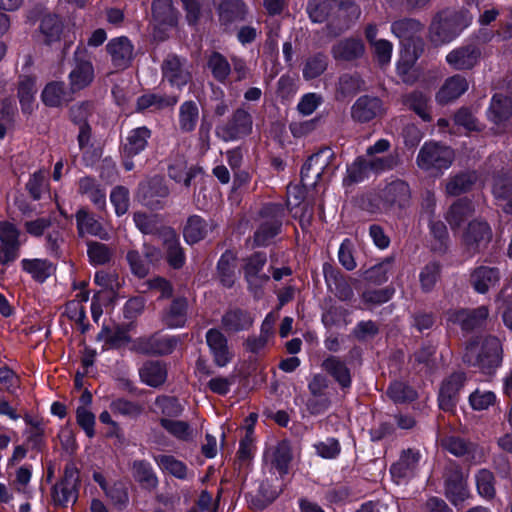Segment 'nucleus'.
Returning a JSON list of instances; mask_svg holds the SVG:
<instances>
[{"label": "nucleus", "instance_id": "1", "mask_svg": "<svg viewBox=\"0 0 512 512\" xmlns=\"http://www.w3.org/2000/svg\"><path fill=\"white\" fill-rule=\"evenodd\" d=\"M422 28V24L414 19L395 21L391 25L392 33L400 39L403 46L397 62V73L406 83L413 82L416 76L414 64L420 55L416 48V41H420L416 36Z\"/></svg>", "mask_w": 512, "mask_h": 512}, {"label": "nucleus", "instance_id": "2", "mask_svg": "<svg viewBox=\"0 0 512 512\" xmlns=\"http://www.w3.org/2000/svg\"><path fill=\"white\" fill-rule=\"evenodd\" d=\"M472 20L473 16L467 10H443L431 22L429 39L436 46L448 44L469 27Z\"/></svg>", "mask_w": 512, "mask_h": 512}, {"label": "nucleus", "instance_id": "3", "mask_svg": "<svg viewBox=\"0 0 512 512\" xmlns=\"http://www.w3.org/2000/svg\"><path fill=\"white\" fill-rule=\"evenodd\" d=\"M469 365L478 367L484 374H492L502 362V346L496 337H480L469 343L463 355Z\"/></svg>", "mask_w": 512, "mask_h": 512}, {"label": "nucleus", "instance_id": "4", "mask_svg": "<svg viewBox=\"0 0 512 512\" xmlns=\"http://www.w3.org/2000/svg\"><path fill=\"white\" fill-rule=\"evenodd\" d=\"M454 160V151L436 142H426L417 155V165L420 169L436 173L447 170Z\"/></svg>", "mask_w": 512, "mask_h": 512}, {"label": "nucleus", "instance_id": "5", "mask_svg": "<svg viewBox=\"0 0 512 512\" xmlns=\"http://www.w3.org/2000/svg\"><path fill=\"white\" fill-rule=\"evenodd\" d=\"M283 207L281 204L270 203L261 211V223L254 235V242L258 246L267 245L276 236L281 227Z\"/></svg>", "mask_w": 512, "mask_h": 512}, {"label": "nucleus", "instance_id": "6", "mask_svg": "<svg viewBox=\"0 0 512 512\" xmlns=\"http://www.w3.org/2000/svg\"><path fill=\"white\" fill-rule=\"evenodd\" d=\"M94 79V67L86 49L77 48L74 53V63L69 73L70 89L80 91L89 86Z\"/></svg>", "mask_w": 512, "mask_h": 512}, {"label": "nucleus", "instance_id": "7", "mask_svg": "<svg viewBox=\"0 0 512 512\" xmlns=\"http://www.w3.org/2000/svg\"><path fill=\"white\" fill-rule=\"evenodd\" d=\"M491 237L492 232L486 222L472 221L462 236V244L467 253L472 256L485 248L490 242Z\"/></svg>", "mask_w": 512, "mask_h": 512}, {"label": "nucleus", "instance_id": "8", "mask_svg": "<svg viewBox=\"0 0 512 512\" xmlns=\"http://www.w3.org/2000/svg\"><path fill=\"white\" fill-rule=\"evenodd\" d=\"M251 130V116L245 110L238 109L229 123L217 127L216 134L219 138L228 142L248 135Z\"/></svg>", "mask_w": 512, "mask_h": 512}, {"label": "nucleus", "instance_id": "9", "mask_svg": "<svg viewBox=\"0 0 512 512\" xmlns=\"http://www.w3.org/2000/svg\"><path fill=\"white\" fill-rule=\"evenodd\" d=\"M266 264V256L263 253H255L244 266V273L249 289L254 293L255 297L261 296V288L269 280V276L263 272Z\"/></svg>", "mask_w": 512, "mask_h": 512}, {"label": "nucleus", "instance_id": "10", "mask_svg": "<svg viewBox=\"0 0 512 512\" xmlns=\"http://www.w3.org/2000/svg\"><path fill=\"white\" fill-rule=\"evenodd\" d=\"M480 57L479 47L469 44L451 50L446 55V62L455 70H470L478 64Z\"/></svg>", "mask_w": 512, "mask_h": 512}, {"label": "nucleus", "instance_id": "11", "mask_svg": "<svg viewBox=\"0 0 512 512\" xmlns=\"http://www.w3.org/2000/svg\"><path fill=\"white\" fill-rule=\"evenodd\" d=\"M465 379V374L458 372L443 381L438 396L439 407L442 410L451 411L456 406L458 393L463 387Z\"/></svg>", "mask_w": 512, "mask_h": 512}, {"label": "nucleus", "instance_id": "12", "mask_svg": "<svg viewBox=\"0 0 512 512\" xmlns=\"http://www.w3.org/2000/svg\"><path fill=\"white\" fill-rule=\"evenodd\" d=\"M206 343L217 366L225 367L232 360L234 355L228 346L227 338L218 329L207 331Z\"/></svg>", "mask_w": 512, "mask_h": 512}, {"label": "nucleus", "instance_id": "13", "mask_svg": "<svg viewBox=\"0 0 512 512\" xmlns=\"http://www.w3.org/2000/svg\"><path fill=\"white\" fill-rule=\"evenodd\" d=\"M421 454L417 450L407 449L402 452L399 460L390 468V473L396 483L412 477L419 467Z\"/></svg>", "mask_w": 512, "mask_h": 512}, {"label": "nucleus", "instance_id": "14", "mask_svg": "<svg viewBox=\"0 0 512 512\" xmlns=\"http://www.w3.org/2000/svg\"><path fill=\"white\" fill-rule=\"evenodd\" d=\"M106 47L115 67L123 69L130 65L133 59L134 46L127 37L113 38Z\"/></svg>", "mask_w": 512, "mask_h": 512}, {"label": "nucleus", "instance_id": "15", "mask_svg": "<svg viewBox=\"0 0 512 512\" xmlns=\"http://www.w3.org/2000/svg\"><path fill=\"white\" fill-rule=\"evenodd\" d=\"M384 111L382 101L377 97L362 96L351 108L352 118L358 122H368Z\"/></svg>", "mask_w": 512, "mask_h": 512}, {"label": "nucleus", "instance_id": "16", "mask_svg": "<svg viewBox=\"0 0 512 512\" xmlns=\"http://www.w3.org/2000/svg\"><path fill=\"white\" fill-rule=\"evenodd\" d=\"M365 53V45L360 38H344L336 42L331 48V54L338 61H354Z\"/></svg>", "mask_w": 512, "mask_h": 512}, {"label": "nucleus", "instance_id": "17", "mask_svg": "<svg viewBox=\"0 0 512 512\" xmlns=\"http://www.w3.org/2000/svg\"><path fill=\"white\" fill-rule=\"evenodd\" d=\"M328 158V151H320L309 157L301 169V181L304 185L317 183L328 164Z\"/></svg>", "mask_w": 512, "mask_h": 512}, {"label": "nucleus", "instance_id": "18", "mask_svg": "<svg viewBox=\"0 0 512 512\" xmlns=\"http://www.w3.org/2000/svg\"><path fill=\"white\" fill-rule=\"evenodd\" d=\"M410 196V188L402 180L392 181L383 190V200L392 209L406 207L409 204Z\"/></svg>", "mask_w": 512, "mask_h": 512}, {"label": "nucleus", "instance_id": "19", "mask_svg": "<svg viewBox=\"0 0 512 512\" xmlns=\"http://www.w3.org/2000/svg\"><path fill=\"white\" fill-rule=\"evenodd\" d=\"M468 90V82L461 75H454L446 79L436 95V100L440 104L451 102Z\"/></svg>", "mask_w": 512, "mask_h": 512}, {"label": "nucleus", "instance_id": "20", "mask_svg": "<svg viewBox=\"0 0 512 512\" xmlns=\"http://www.w3.org/2000/svg\"><path fill=\"white\" fill-rule=\"evenodd\" d=\"M163 76L173 86L182 87L190 79V73L176 56H169L163 64Z\"/></svg>", "mask_w": 512, "mask_h": 512}, {"label": "nucleus", "instance_id": "21", "mask_svg": "<svg viewBox=\"0 0 512 512\" xmlns=\"http://www.w3.org/2000/svg\"><path fill=\"white\" fill-rule=\"evenodd\" d=\"M500 280L497 268L480 266L471 274V283L478 293H485L494 287Z\"/></svg>", "mask_w": 512, "mask_h": 512}, {"label": "nucleus", "instance_id": "22", "mask_svg": "<svg viewBox=\"0 0 512 512\" xmlns=\"http://www.w3.org/2000/svg\"><path fill=\"white\" fill-rule=\"evenodd\" d=\"M154 461L162 472L168 473L177 479L188 480L192 477L187 465L172 455H157L154 456Z\"/></svg>", "mask_w": 512, "mask_h": 512}, {"label": "nucleus", "instance_id": "23", "mask_svg": "<svg viewBox=\"0 0 512 512\" xmlns=\"http://www.w3.org/2000/svg\"><path fill=\"white\" fill-rule=\"evenodd\" d=\"M488 316V309L481 306L475 310H461L452 313L450 320L460 324L463 330H473L482 325Z\"/></svg>", "mask_w": 512, "mask_h": 512}, {"label": "nucleus", "instance_id": "24", "mask_svg": "<svg viewBox=\"0 0 512 512\" xmlns=\"http://www.w3.org/2000/svg\"><path fill=\"white\" fill-rule=\"evenodd\" d=\"M163 241L169 264L174 268H180L184 264L185 256L175 231L170 228L165 229L163 231Z\"/></svg>", "mask_w": 512, "mask_h": 512}, {"label": "nucleus", "instance_id": "25", "mask_svg": "<svg viewBox=\"0 0 512 512\" xmlns=\"http://www.w3.org/2000/svg\"><path fill=\"white\" fill-rule=\"evenodd\" d=\"M177 341L173 338L151 337L148 339H140L137 342L136 349L142 353L152 354H168L176 347Z\"/></svg>", "mask_w": 512, "mask_h": 512}, {"label": "nucleus", "instance_id": "26", "mask_svg": "<svg viewBox=\"0 0 512 512\" xmlns=\"http://www.w3.org/2000/svg\"><path fill=\"white\" fill-rule=\"evenodd\" d=\"M322 368L331 375L342 388L351 385V375L346 364L335 356H330L322 363Z\"/></svg>", "mask_w": 512, "mask_h": 512}, {"label": "nucleus", "instance_id": "27", "mask_svg": "<svg viewBox=\"0 0 512 512\" xmlns=\"http://www.w3.org/2000/svg\"><path fill=\"white\" fill-rule=\"evenodd\" d=\"M446 496L455 506L461 505L469 497L466 481L462 474L456 472L453 477L447 479Z\"/></svg>", "mask_w": 512, "mask_h": 512}, {"label": "nucleus", "instance_id": "28", "mask_svg": "<svg viewBox=\"0 0 512 512\" xmlns=\"http://www.w3.org/2000/svg\"><path fill=\"white\" fill-rule=\"evenodd\" d=\"M160 424L170 435L180 441H193L196 436V430L185 421L161 418Z\"/></svg>", "mask_w": 512, "mask_h": 512}, {"label": "nucleus", "instance_id": "29", "mask_svg": "<svg viewBox=\"0 0 512 512\" xmlns=\"http://www.w3.org/2000/svg\"><path fill=\"white\" fill-rule=\"evenodd\" d=\"M209 225L204 219L197 215L188 218L184 227V238L188 244H194L202 240L207 233L211 230Z\"/></svg>", "mask_w": 512, "mask_h": 512}, {"label": "nucleus", "instance_id": "30", "mask_svg": "<svg viewBox=\"0 0 512 512\" xmlns=\"http://www.w3.org/2000/svg\"><path fill=\"white\" fill-rule=\"evenodd\" d=\"M152 13L159 26L172 27L177 23V14L172 6V0H154Z\"/></svg>", "mask_w": 512, "mask_h": 512}, {"label": "nucleus", "instance_id": "31", "mask_svg": "<svg viewBox=\"0 0 512 512\" xmlns=\"http://www.w3.org/2000/svg\"><path fill=\"white\" fill-rule=\"evenodd\" d=\"M305 199V189L298 185H290L287 188V208L293 214V217L300 218L302 225L309 223L311 212L306 215V211L299 214L300 205Z\"/></svg>", "mask_w": 512, "mask_h": 512}, {"label": "nucleus", "instance_id": "32", "mask_svg": "<svg viewBox=\"0 0 512 512\" xmlns=\"http://www.w3.org/2000/svg\"><path fill=\"white\" fill-rule=\"evenodd\" d=\"M21 266L38 282H44L54 272L52 263L46 259H23Z\"/></svg>", "mask_w": 512, "mask_h": 512}, {"label": "nucleus", "instance_id": "33", "mask_svg": "<svg viewBox=\"0 0 512 512\" xmlns=\"http://www.w3.org/2000/svg\"><path fill=\"white\" fill-rule=\"evenodd\" d=\"M77 227L80 234H90L101 239L107 240L108 233L98 220L84 210L78 211L76 214Z\"/></svg>", "mask_w": 512, "mask_h": 512}, {"label": "nucleus", "instance_id": "34", "mask_svg": "<svg viewBox=\"0 0 512 512\" xmlns=\"http://www.w3.org/2000/svg\"><path fill=\"white\" fill-rule=\"evenodd\" d=\"M253 324V318L246 311L239 309L227 312L222 318V325L228 332H239L248 329Z\"/></svg>", "mask_w": 512, "mask_h": 512}, {"label": "nucleus", "instance_id": "35", "mask_svg": "<svg viewBox=\"0 0 512 512\" xmlns=\"http://www.w3.org/2000/svg\"><path fill=\"white\" fill-rule=\"evenodd\" d=\"M139 374L142 382L151 387L162 385L167 378L166 368L159 362L145 363L141 367Z\"/></svg>", "mask_w": 512, "mask_h": 512}, {"label": "nucleus", "instance_id": "36", "mask_svg": "<svg viewBox=\"0 0 512 512\" xmlns=\"http://www.w3.org/2000/svg\"><path fill=\"white\" fill-rule=\"evenodd\" d=\"M151 132L147 127L133 129L126 138L124 151L127 155L133 156L143 151L150 138Z\"/></svg>", "mask_w": 512, "mask_h": 512}, {"label": "nucleus", "instance_id": "37", "mask_svg": "<svg viewBox=\"0 0 512 512\" xmlns=\"http://www.w3.org/2000/svg\"><path fill=\"white\" fill-rule=\"evenodd\" d=\"M132 475L146 489H154L158 485V478L151 464L145 460L133 462Z\"/></svg>", "mask_w": 512, "mask_h": 512}, {"label": "nucleus", "instance_id": "38", "mask_svg": "<svg viewBox=\"0 0 512 512\" xmlns=\"http://www.w3.org/2000/svg\"><path fill=\"white\" fill-rule=\"evenodd\" d=\"M79 191L86 195L99 208H102L106 203L105 189L93 178H81L79 180Z\"/></svg>", "mask_w": 512, "mask_h": 512}, {"label": "nucleus", "instance_id": "39", "mask_svg": "<svg viewBox=\"0 0 512 512\" xmlns=\"http://www.w3.org/2000/svg\"><path fill=\"white\" fill-rule=\"evenodd\" d=\"M186 299L179 298L173 301L170 308L164 313L163 321L170 328L183 327L186 322Z\"/></svg>", "mask_w": 512, "mask_h": 512}, {"label": "nucleus", "instance_id": "40", "mask_svg": "<svg viewBox=\"0 0 512 512\" xmlns=\"http://www.w3.org/2000/svg\"><path fill=\"white\" fill-rule=\"evenodd\" d=\"M201 172V169L196 166H188L187 162L183 159L176 160L169 166V176L179 183H184L189 186L191 180Z\"/></svg>", "mask_w": 512, "mask_h": 512}, {"label": "nucleus", "instance_id": "41", "mask_svg": "<svg viewBox=\"0 0 512 512\" xmlns=\"http://www.w3.org/2000/svg\"><path fill=\"white\" fill-rule=\"evenodd\" d=\"M512 113L511 100L503 95H495L489 108V117L495 123H501Z\"/></svg>", "mask_w": 512, "mask_h": 512}, {"label": "nucleus", "instance_id": "42", "mask_svg": "<svg viewBox=\"0 0 512 512\" xmlns=\"http://www.w3.org/2000/svg\"><path fill=\"white\" fill-rule=\"evenodd\" d=\"M475 172H466L456 175L449 179L446 184V192L449 195L456 196L468 191L476 182Z\"/></svg>", "mask_w": 512, "mask_h": 512}, {"label": "nucleus", "instance_id": "43", "mask_svg": "<svg viewBox=\"0 0 512 512\" xmlns=\"http://www.w3.org/2000/svg\"><path fill=\"white\" fill-rule=\"evenodd\" d=\"M199 119L198 106L193 101L184 102L179 108V125L182 131H192Z\"/></svg>", "mask_w": 512, "mask_h": 512}, {"label": "nucleus", "instance_id": "44", "mask_svg": "<svg viewBox=\"0 0 512 512\" xmlns=\"http://www.w3.org/2000/svg\"><path fill=\"white\" fill-rule=\"evenodd\" d=\"M62 31V25L59 18L55 15H45L41 19L40 34L45 43H52L59 40Z\"/></svg>", "mask_w": 512, "mask_h": 512}, {"label": "nucleus", "instance_id": "45", "mask_svg": "<svg viewBox=\"0 0 512 512\" xmlns=\"http://www.w3.org/2000/svg\"><path fill=\"white\" fill-rule=\"evenodd\" d=\"M430 234L434 238L432 249L435 251H445L447 248L449 236L446 225L441 220H436L434 217L427 219Z\"/></svg>", "mask_w": 512, "mask_h": 512}, {"label": "nucleus", "instance_id": "46", "mask_svg": "<svg viewBox=\"0 0 512 512\" xmlns=\"http://www.w3.org/2000/svg\"><path fill=\"white\" fill-rule=\"evenodd\" d=\"M266 458L271 461L280 474H285L291 460L289 445L286 442L278 444L271 452L266 454Z\"/></svg>", "mask_w": 512, "mask_h": 512}, {"label": "nucleus", "instance_id": "47", "mask_svg": "<svg viewBox=\"0 0 512 512\" xmlns=\"http://www.w3.org/2000/svg\"><path fill=\"white\" fill-rule=\"evenodd\" d=\"M154 411L162 414V418L178 417L183 412V407L174 397L159 396L155 400Z\"/></svg>", "mask_w": 512, "mask_h": 512}, {"label": "nucleus", "instance_id": "48", "mask_svg": "<svg viewBox=\"0 0 512 512\" xmlns=\"http://www.w3.org/2000/svg\"><path fill=\"white\" fill-rule=\"evenodd\" d=\"M468 400L473 410L483 411L496 404L497 395L491 390L477 388L469 395Z\"/></svg>", "mask_w": 512, "mask_h": 512}, {"label": "nucleus", "instance_id": "49", "mask_svg": "<svg viewBox=\"0 0 512 512\" xmlns=\"http://www.w3.org/2000/svg\"><path fill=\"white\" fill-rule=\"evenodd\" d=\"M245 13V5L240 0H225L219 6V16L223 22L241 20Z\"/></svg>", "mask_w": 512, "mask_h": 512}, {"label": "nucleus", "instance_id": "50", "mask_svg": "<svg viewBox=\"0 0 512 512\" xmlns=\"http://www.w3.org/2000/svg\"><path fill=\"white\" fill-rule=\"evenodd\" d=\"M473 208L469 201L459 200L449 209L446 219L451 228L459 227L471 214Z\"/></svg>", "mask_w": 512, "mask_h": 512}, {"label": "nucleus", "instance_id": "51", "mask_svg": "<svg viewBox=\"0 0 512 512\" xmlns=\"http://www.w3.org/2000/svg\"><path fill=\"white\" fill-rule=\"evenodd\" d=\"M235 259L231 252H225L218 261V273L221 283L231 287L235 280Z\"/></svg>", "mask_w": 512, "mask_h": 512}, {"label": "nucleus", "instance_id": "52", "mask_svg": "<svg viewBox=\"0 0 512 512\" xmlns=\"http://www.w3.org/2000/svg\"><path fill=\"white\" fill-rule=\"evenodd\" d=\"M53 499L60 505H67L77 499V484L62 480L54 486Z\"/></svg>", "mask_w": 512, "mask_h": 512}, {"label": "nucleus", "instance_id": "53", "mask_svg": "<svg viewBox=\"0 0 512 512\" xmlns=\"http://www.w3.org/2000/svg\"><path fill=\"white\" fill-rule=\"evenodd\" d=\"M97 339L103 341L107 347H120L129 341L126 330L122 328L110 329L104 327L99 332Z\"/></svg>", "mask_w": 512, "mask_h": 512}, {"label": "nucleus", "instance_id": "54", "mask_svg": "<svg viewBox=\"0 0 512 512\" xmlns=\"http://www.w3.org/2000/svg\"><path fill=\"white\" fill-rule=\"evenodd\" d=\"M36 93L35 81L30 77H24L19 82L18 97L24 112L32 110V103Z\"/></svg>", "mask_w": 512, "mask_h": 512}, {"label": "nucleus", "instance_id": "55", "mask_svg": "<svg viewBox=\"0 0 512 512\" xmlns=\"http://www.w3.org/2000/svg\"><path fill=\"white\" fill-rule=\"evenodd\" d=\"M208 67L210 68L213 76L220 82L225 81L231 71V67L227 59L217 52H214L210 56L208 60Z\"/></svg>", "mask_w": 512, "mask_h": 512}, {"label": "nucleus", "instance_id": "56", "mask_svg": "<svg viewBox=\"0 0 512 512\" xmlns=\"http://www.w3.org/2000/svg\"><path fill=\"white\" fill-rule=\"evenodd\" d=\"M88 257L93 265L108 263L113 255L112 250L103 243L90 242L87 249Z\"/></svg>", "mask_w": 512, "mask_h": 512}, {"label": "nucleus", "instance_id": "57", "mask_svg": "<svg viewBox=\"0 0 512 512\" xmlns=\"http://www.w3.org/2000/svg\"><path fill=\"white\" fill-rule=\"evenodd\" d=\"M65 96L64 84L60 82H51L46 85L42 92L43 102L52 107L59 106Z\"/></svg>", "mask_w": 512, "mask_h": 512}, {"label": "nucleus", "instance_id": "58", "mask_svg": "<svg viewBox=\"0 0 512 512\" xmlns=\"http://www.w3.org/2000/svg\"><path fill=\"white\" fill-rule=\"evenodd\" d=\"M177 102L176 97L163 98L155 94H146L138 98L137 110L143 111L145 109L154 107L160 109L166 106H172Z\"/></svg>", "mask_w": 512, "mask_h": 512}, {"label": "nucleus", "instance_id": "59", "mask_svg": "<svg viewBox=\"0 0 512 512\" xmlns=\"http://www.w3.org/2000/svg\"><path fill=\"white\" fill-rule=\"evenodd\" d=\"M78 297H81V299L67 303L65 312L71 320L78 324H83L86 319V311L83 303L88 301L89 295L87 292H81Z\"/></svg>", "mask_w": 512, "mask_h": 512}, {"label": "nucleus", "instance_id": "60", "mask_svg": "<svg viewBox=\"0 0 512 512\" xmlns=\"http://www.w3.org/2000/svg\"><path fill=\"white\" fill-rule=\"evenodd\" d=\"M476 486L478 493L484 497L491 499L495 495L494 476L486 469L480 470L476 475Z\"/></svg>", "mask_w": 512, "mask_h": 512}, {"label": "nucleus", "instance_id": "61", "mask_svg": "<svg viewBox=\"0 0 512 512\" xmlns=\"http://www.w3.org/2000/svg\"><path fill=\"white\" fill-rule=\"evenodd\" d=\"M327 68V58L323 54L310 57L303 69L305 79H313L320 76Z\"/></svg>", "mask_w": 512, "mask_h": 512}, {"label": "nucleus", "instance_id": "62", "mask_svg": "<svg viewBox=\"0 0 512 512\" xmlns=\"http://www.w3.org/2000/svg\"><path fill=\"white\" fill-rule=\"evenodd\" d=\"M387 394L396 403L411 401L416 397V392L403 382L392 383Z\"/></svg>", "mask_w": 512, "mask_h": 512}, {"label": "nucleus", "instance_id": "63", "mask_svg": "<svg viewBox=\"0 0 512 512\" xmlns=\"http://www.w3.org/2000/svg\"><path fill=\"white\" fill-rule=\"evenodd\" d=\"M371 47L374 57L381 67H386L390 64L393 53V44L390 41L378 39Z\"/></svg>", "mask_w": 512, "mask_h": 512}, {"label": "nucleus", "instance_id": "64", "mask_svg": "<svg viewBox=\"0 0 512 512\" xmlns=\"http://www.w3.org/2000/svg\"><path fill=\"white\" fill-rule=\"evenodd\" d=\"M493 194L498 199H510L512 195V172L494 179Z\"/></svg>", "mask_w": 512, "mask_h": 512}]
</instances>
